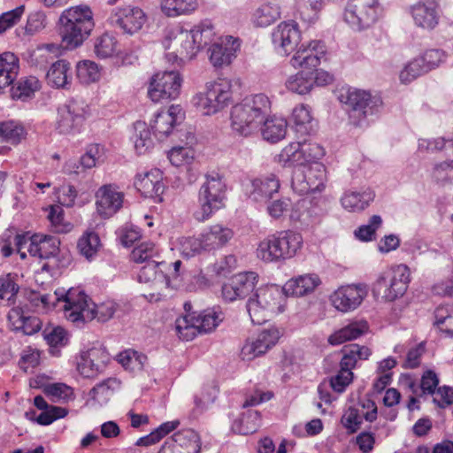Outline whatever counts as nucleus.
<instances>
[{
    "instance_id": "51",
    "label": "nucleus",
    "mask_w": 453,
    "mask_h": 453,
    "mask_svg": "<svg viewBox=\"0 0 453 453\" xmlns=\"http://www.w3.org/2000/svg\"><path fill=\"white\" fill-rule=\"evenodd\" d=\"M431 178L441 187L453 186V159L434 164Z\"/></svg>"
},
{
    "instance_id": "49",
    "label": "nucleus",
    "mask_w": 453,
    "mask_h": 453,
    "mask_svg": "<svg viewBox=\"0 0 453 453\" xmlns=\"http://www.w3.org/2000/svg\"><path fill=\"white\" fill-rule=\"evenodd\" d=\"M196 42L201 50L207 45L215 42L216 32L213 24L211 20L205 19L194 26L190 29Z\"/></svg>"
},
{
    "instance_id": "61",
    "label": "nucleus",
    "mask_w": 453,
    "mask_h": 453,
    "mask_svg": "<svg viewBox=\"0 0 453 453\" xmlns=\"http://www.w3.org/2000/svg\"><path fill=\"white\" fill-rule=\"evenodd\" d=\"M117 303L113 301L108 300L99 304L91 301L90 309L93 312V319L99 322H106L110 320L117 311Z\"/></svg>"
},
{
    "instance_id": "14",
    "label": "nucleus",
    "mask_w": 453,
    "mask_h": 453,
    "mask_svg": "<svg viewBox=\"0 0 453 453\" xmlns=\"http://www.w3.org/2000/svg\"><path fill=\"white\" fill-rule=\"evenodd\" d=\"M88 115V105L83 100L71 99L58 108L56 130L61 134L80 133Z\"/></svg>"
},
{
    "instance_id": "39",
    "label": "nucleus",
    "mask_w": 453,
    "mask_h": 453,
    "mask_svg": "<svg viewBox=\"0 0 453 453\" xmlns=\"http://www.w3.org/2000/svg\"><path fill=\"white\" fill-rule=\"evenodd\" d=\"M368 329L367 323L365 321H356L349 323L346 326L335 331L328 337V342L336 346L344 343L347 341H352L362 334Z\"/></svg>"
},
{
    "instance_id": "33",
    "label": "nucleus",
    "mask_w": 453,
    "mask_h": 453,
    "mask_svg": "<svg viewBox=\"0 0 453 453\" xmlns=\"http://www.w3.org/2000/svg\"><path fill=\"white\" fill-rule=\"evenodd\" d=\"M104 160V148L97 143L88 146L87 150L81 156L79 164L74 160H70L65 164V170L68 173H80V169H89L95 167Z\"/></svg>"
},
{
    "instance_id": "12",
    "label": "nucleus",
    "mask_w": 453,
    "mask_h": 453,
    "mask_svg": "<svg viewBox=\"0 0 453 453\" xmlns=\"http://www.w3.org/2000/svg\"><path fill=\"white\" fill-rule=\"evenodd\" d=\"M56 300L63 302V311L67 320L83 324L93 320V312L90 309L91 298L83 291L71 288L65 292L64 289L55 291Z\"/></svg>"
},
{
    "instance_id": "34",
    "label": "nucleus",
    "mask_w": 453,
    "mask_h": 453,
    "mask_svg": "<svg viewBox=\"0 0 453 453\" xmlns=\"http://www.w3.org/2000/svg\"><path fill=\"white\" fill-rule=\"evenodd\" d=\"M104 353L101 349L96 347L88 349L81 353L77 369L85 378L94 377L104 363Z\"/></svg>"
},
{
    "instance_id": "32",
    "label": "nucleus",
    "mask_w": 453,
    "mask_h": 453,
    "mask_svg": "<svg viewBox=\"0 0 453 453\" xmlns=\"http://www.w3.org/2000/svg\"><path fill=\"white\" fill-rule=\"evenodd\" d=\"M27 251L32 257L49 258L58 254L60 241L57 236L34 234L28 236Z\"/></svg>"
},
{
    "instance_id": "7",
    "label": "nucleus",
    "mask_w": 453,
    "mask_h": 453,
    "mask_svg": "<svg viewBox=\"0 0 453 453\" xmlns=\"http://www.w3.org/2000/svg\"><path fill=\"white\" fill-rule=\"evenodd\" d=\"M236 85L237 82L228 79L207 82L206 92L196 94L191 103L203 115L215 114L231 103Z\"/></svg>"
},
{
    "instance_id": "23",
    "label": "nucleus",
    "mask_w": 453,
    "mask_h": 453,
    "mask_svg": "<svg viewBox=\"0 0 453 453\" xmlns=\"http://www.w3.org/2000/svg\"><path fill=\"white\" fill-rule=\"evenodd\" d=\"M280 336V331L276 327L263 330L255 339L246 342L241 350L242 358L250 361L265 354L277 343Z\"/></svg>"
},
{
    "instance_id": "35",
    "label": "nucleus",
    "mask_w": 453,
    "mask_h": 453,
    "mask_svg": "<svg viewBox=\"0 0 453 453\" xmlns=\"http://www.w3.org/2000/svg\"><path fill=\"white\" fill-rule=\"evenodd\" d=\"M46 80L52 88H68L73 80L70 63L65 59L54 62L47 72Z\"/></svg>"
},
{
    "instance_id": "59",
    "label": "nucleus",
    "mask_w": 453,
    "mask_h": 453,
    "mask_svg": "<svg viewBox=\"0 0 453 453\" xmlns=\"http://www.w3.org/2000/svg\"><path fill=\"white\" fill-rule=\"evenodd\" d=\"M426 73L428 72L424 65V60L418 56L404 66L400 73L399 78L403 83H410Z\"/></svg>"
},
{
    "instance_id": "28",
    "label": "nucleus",
    "mask_w": 453,
    "mask_h": 453,
    "mask_svg": "<svg viewBox=\"0 0 453 453\" xmlns=\"http://www.w3.org/2000/svg\"><path fill=\"white\" fill-rule=\"evenodd\" d=\"M207 252L219 250L226 247L234 237L232 228L223 224H214L202 232Z\"/></svg>"
},
{
    "instance_id": "54",
    "label": "nucleus",
    "mask_w": 453,
    "mask_h": 453,
    "mask_svg": "<svg viewBox=\"0 0 453 453\" xmlns=\"http://www.w3.org/2000/svg\"><path fill=\"white\" fill-rule=\"evenodd\" d=\"M179 250L180 254L188 258L199 255L203 251L207 252L202 233L198 237H181L179 241Z\"/></svg>"
},
{
    "instance_id": "20",
    "label": "nucleus",
    "mask_w": 453,
    "mask_h": 453,
    "mask_svg": "<svg viewBox=\"0 0 453 453\" xmlns=\"http://www.w3.org/2000/svg\"><path fill=\"white\" fill-rule=\"evenodd\" d=\"M377 406L373 401H362L357 406L349 407L344 411L341 423L349 434H354L360 428L363 419L372 422L377 418Z\"/></svg>"
},
{
    "instance_id": "16",
    "label": "nucleus",
    "mask_w": 453,
    "mask_h": 453,
    "mask_svg": "<svg viewBox=\"0 0 453 453\" xmlns=\"http://www.w3.org/2000/svg\"><path fill=\"white\" fill-rule=\"evenodd\" d=\"M181 81L178 72L157 73L151 78L148 96L155 103L175 99L180 95Z\"/></svg>"
},
{
    "instance_id": "45",
    "label": "nucleus",
    "mask_w": 453,
    "mask_h": 453,
    "mask_svg": "<svg viewBox=\"0 0 453 453\" xmlns=\"http://www.w3.org/2000/svg\"><path fill=\"white\" fill-rule=\"evenodd\" d=\"M371 353L370 349L365 346H359L358 344L349 345L343 350L340 367L347 372H351L358 359L365 360L371 356Z\"/></svg>"
},
{
    "instance_id": "63",
    "label": "nucleus",
    "mask_w": 453,
    "mask_h": 453,
    "mask_svg": "<svg viewBox=\"0 0 453 453\" xmlns=\"http://www.w3.org/2000/svg\"><path fill=\"white\" fill-rule=\"evenodd\" d=\"M453 149V140H445L441 137L434 139H420L418 150L426 152H437L443 150Z\"/></svg>"
},
{
    "instance_id": "47",
    "label": "nucleus",
    "mask_w": 453,
    "mask_h": 453,
    "mask_svg": "<svg viewBox=\"0 0 453 453\" xmlns=\"http://www.w3.org/2000/svg\"><path fill=\"white\" fill-rule=\"evenodd\" d=\"M120 383L115 378H108L96 384L90 391L89 396L98 404H105L116 390L119 388Z\"/></svg>"
},
{
    "instance_id": "60",
    "label": "nucleus",
    "mask_w": 453,
    "mask_h": 453,
    "mask_svg": "<svg viewBox=\"0 0 453 453\" xmlns=\"http://www.w3.org/2000/svg\"><path fill=\"white\" fill-rule=\"evenodd\" d=\"M300 144L304 165L320 163L319 160L325 156V150L320 144L311 141L300 142Z\"/></svg>"
},
{
    "instance_id": "46",
    "label": "nucleus",
    "mask_w": 453,
    "mask_h": 453,
    "mask_svg": "<svg viewBox=\"0 0 453 453\" xmlns=\"http://www.w3.org/2000/svg\"><path fill=\"white\" fill-rule=\"evenodd\" d=\"M101 247L98 234L94 231H86L78 240L77 249L81 256L88 261L93 260Z\"/></svg>"
},
{
    "instance_id": "15",
    "label": "nucleus",
    "mask_w": 453,
    "mask_h": 453,
    "mask_svg": "<svg viewBox=\"0 0 453 453\" xmlns=\"http://www.w3.org/2000/svg\"><path fill=\"white\" fill-rule=\"evenodd\" d=\"M146 21L147 16L143 10L132 5L114 8L108 18L112 27L128 35L137 34Z\"/></svg>"
},
{
    "instance_id": "5",
    "label": "nucleus",
    "mask_w": 453,
    "mask_h": 453,
    "mask_svg": "<svg viewBox=\"0 0 453 453\" xmlns=\"http://www.w3.org/2000/svg\"><path fill=\"white\" fill-rule=\"evenodd\" d=\"M286 295L278 285H263L257 288L247 300L246 308L253 324L261 325L273 314L284 311Z\"/></svg>"
},
{
    "instance_id": "52",
    "label": "nucleus",
    "mask_w": 453,
    "mask_h": 453,
    "mask_svg": "<svg viewBox=\"0 0 453 453\" xmlns=\"http://www.w3.org/2000/svg\"><path fill=\"white\" fill-rule=\"evenodd\" d=\"M134 127V149L138 154H144L153 146L150 130L147 124L142 121L135 122Z\"/></svg>"
},
{
    "instance_id": "48",
    "label": "nucleus",
    "mask_w": 453,
    "mask_h": 453,
    "mask_svg": "<svg viewBox=\"0 0 453 453\" xmlns=\"http://www.w3.org/2000/svg\"><path fill=\"white\" fill-rule=\"evenodd\" d=\"M40 88L41 84L36 77H25L21 78L15 86L12 87L11 95L13 99L26 101L32 97Z\"/></svg>"
},
{
    "instance_id": "58",
    "label": "nucleus",
    "mask_w": 453,
    "mask_h": 453,
    "mask_svg": "<svg viewBox=\"0 0 453 453\" xmlns=\"http://www.w3.org/2000/svg\"><path fill=\"white\" fill-rule=\"evenodd\" d=\"M118 42L116 38L109 34L99 36L95 42V53L100 58H108L117 52Z\"/></svg>"
},
{
    "instance_id": "38",
    "label": "nucleus",
    "mask_w": 453,
    "mask_h": 453,
    "mask_svg": "<svg viewBox=\"0 0 453 453\" xmlns=\"http://www.w3.org/2000/svg\"><path fill=\"white\" fill-rule=\"evenodd\" d=\"M19 71V60L12 52L0 54V89L4 88L16 80Z\"/></svg>"
},
{
    "instance_id": "40",
    "label": "nucleus",
    "mask_w": 453,
    "mask_h": 453,
    "mask_svg": "<svg viewBox=\"0 0 453 453\" xmlns=\"http://www.w3.org/2000/svg\"><path fill=\"white\" fill-rule=\"evenodd\" d=\"M198 7L197 0H161V12L169 18L189 15Z\"/></svg>"
},
{
    "instance_id": "27",
    "label": "nucleus",
    "mask_w": 453,
    "mask_h": 453,
    "mask_svg": "<svg viewBox=\"0 0 453 453\" xmlns=\"http://www.w3.org/2000/svg\"><path fill=\"white\" fill-rule=\"evenodd\" d=\"M438 0H419L411 7V14L417 26L433 29L439 20Z\"/></svg>"
},
{
    "instance_id": "56",
    "label": "nucleus",
    "mask_w": 453,
    "mask_h": 453,
    "mask_svg": "<svg viewBox=\"0 0 453 453\" xmlns=\"http://www.w3.org/2000/svg\"><path fill=\"white\" fill-rule=\"evenodd\" d=\"M312 116L311 110L304 104L297 105L292 111V121L296 131L300 134H307L311 130Z\"/></svg>"
},
{
    "instance_id": "29",
    "label": "nucleus",
    "mask_w": 453,
    "mask_h": 453,
    "mask_svg": "<svg viewBox=\"0 0 453 453\" xmlns=\"http://www.w3.org/2000/svg\"><path fill=\"white\" fill-rule=\"evenodd\" d=\"M175 443L172 449H161L158 453H200L201 439L193 429H181L173 434Z\"/></svg>"
},
{
    "instance_id": "31",
    "label": "nucleus",
    "mask_w": 453,
    "mask_h": 453,
    "mask_svg": "<svg viewBox=\"0 0 453 453\" xmlns=\"http://www.w3.org/2000/svg\"><path fill=\"white\" fill-rule=\"evenodd\" d=\"M280 181L275 174L261 176L251 180L250 197L257 202H266L278 193Z\"/></svg>"
},
{
    "instance_id": "17",
    "label": "nucleus",
    "mask_w": 453,
    "mask_h": 453,
    "mask_svg": "<svg viewBox=\"0 0 453 453\" xmlns=\"http://www.w3.org/2000/svg\"><path fill=\"white\" fill-rule=\"evenodd\" d=\"M367 294L368 288L364 283L343 285L330 295L329 301L337 311L347 313L359 307Z\"/></svg>"
},
{
    "instance_id": "57",
    "label": "nucleus",
    "mask_w": 453,
    "mask_h": 453,
    "mask_svg": "<svg viewBox=\"0 0 453 453\" xmlns=\"http://www.w3.org/2000/svg\"><path fill=\"white\" fill-rule=\"evenodd\" d=\"M76 76L80 82L83 84L96 82L100 78L99 67L93 61H81L76 65Z\"/></svg>"
},
{
    "instance_id": "26",
    "label": "nucleus",
    "mask_w": 453,
    "mask_h": 453,
    "mask_svg": "<svg viewBox=\"0 0 453 453\" xmlns=\"http://www.w3.org/2000/svg\"><path fill=\"white\" fill-rule=\"evenodd\" d=\"M162 180L163 173L159 169H152L143 174H137L134 187L144 197L161 202V195L165 189Z\"/></svg>"
},
{
    "instance_id": "50",
    "label": "nucleus",
    "mask_w": 453,
    "mask_h": 453,
    "mask_svg": "<svg viewBox=\"0 0 453 453\" xmlns=\"http://www.w3.org/2000/svg\"><path fill=\"white\" fill-rule=\"evenodd\" d=\"M25 135L26 130L20 122L6 120L0 123V137L5 142L16 145Z\"/></svg>"
},
{
    "instance_id": "36",
    "label": "nucleus",
    "mask_w": 453,
    "mask_h": 453,
    "mask_svg": "<svg viewBox=\"0 0 453 453\" xmlns=\"http://www.w3.org/2000/svg\"><path fill=\"white\" fill-rule=\"evenodd\" d=\"M319 283L317 274H305L288 280L283 290L286 296H303L313 292Z\"/></svg>"
},
{
    "instance_id": "18",
    "label": "nucleus",
    "mask_w": 453,
    "mask_h": 453,
    "mask_svg": "<svg viewBox=\"0 0 453 453\" xmlns=\"http://www.w3.org/2000/svg\"><path fill=\"white\" fill-rule=\"evenodd\" d=\"M257 281L258 275L255 272L237 273L222 286V297L227 302L244 298L248 300L254 293Z\"/></svg>"
},
{
    "instance_id": "55",
    "label": "nucleus",
    "mask_w": 453,
    "mask_h": 453,
    "mask_svg": "<svg viewBox=\"0 0 453 453\" xmlns=\"http://www.w3.org/2000/svg\"><path fill=\"white\" fill-rule=\"evenodd\" d=\"M43 393L52 402H67L73 398V390L65 383L55 382L43 386Z\"/></svg>"
},
{
    "instance_id": "53",
    "label": "nucleus",
    "mask_w": 453,
    "mask_h": 453,
    "mask_svg": "<svg viewBox=\"0 0 453 453\" xmlns=\"http://www.w3.org/2000/svg\"><path fill=\"white\" fill-rule=\"evenodd\" d=\"M434 325L446 336L453 338V309L441 305L434 311Z\"/></svg>"
},
{
    "instance_id": "9",
    "label": "nucleus",
    "mask_w": 453,
    "mask_h": 453,
    "mask_svg": "<svg viewBox=\"0 0 453 453\" xmlns=\"http://www.w3.org/2000/svg\"><path fill=\"white\" fill-rule=\"evenodd\" d=\"M410 269L405 265H398L383 271L373 283L372 294L388 302L403 296L411 280Z\"/></svg>"
},
{
    "instance_id": "64",
    "label": "nucleus",
    "mask_w": 453,
    "mask_h": 453,
    "mask_svg": "<svg viewBox=\"0 0 453 453\" xmlns=\"http://www.w3.org/2000/svg\"><path fill=\"white\" fill-rule=\"evenodd\" d=\"M381 223L382 219L380 216L373 215L370 219L368 224L360 226L355 231V236L360 241H371L373 238L376 230L380 226Z\"/></svg>"
},
{
    "instance_id": "41",
    "label": "nucleus",
    "mask_w": 453,
    "mask_h": 453,
    "mask_svg": "<svg viewBox=\"0 0 453 453\" xmlns=\"http://www.w3.org/2000/svg\"><path fill=\"white\" fill-rule=\"evenodd\" d=\"M262 135L265 140L271 142H277L283 139L287 133V121L283 118L270 117L265 119L262 122Z\"/></svg>"
},
{
    "instance_id": "19",
    "label": "nucleus",
    "mask_w": 453,
    "mask_h": 453,
    "mask_svg": "<svg viewBox=\"0 0 453 453\" xmlns=\"http://www.w3.org/2000/svg\"><path fill=\"white\" fill-rule=\"evenodd\" d=\"M272 41L278 54L289 55L301 41V32L298 25L292 20L280 22L273 29Z\"/></svg>"
},
{
    "instance_id": "24",
    "label": "nucleus",
    "mask_w": 453,
    "mask_h": 453,
    "mask_svg": "<svg viewBox=\"0 0 453 453\" xmlns=\"http://www.w3.org/2000/svg\"><path fill=\"white\" fill-rule=\"evenodd\" d=\"M163 44L165 49H175L177 53L187 58H194L200 50L190 30H167Z\"/></svg>"
},
{
    "instance_id": "13",
    "label": "nucleus",
    "mask_w": 453,
    "mask_h": 453,
    "mask_svg": "<svg viewBox=\"0 0 453 453\" xmlns=\"http://www.w3.org/2000/svg\"><path fill=\"white\" fill-rule=\"evenodd\" d=\"M327 181L326 169L322 163L304 165L293 171L291 187L299 195L320 192Z\"/></svg>"
},
{
    "instance_id": "43",
    "label": "nucleus",
    "mask_w": 453,
    "mask_h": 453,
    "mask_svg": "<svg viewBox=\"0 0 453 453\" xmlns=\"http://www.w3.org/2000/svg\"><path fill=\"white\" fill-rule=\"evenodd\" d=\"M314 86V72L302 69L295 75H291L286 81V87L288 90L305 95L309 93Z\"/></svg>"
},
{
    "instance_id": "3",
    "label": "nucleus",
    "mask_w": 453,
    "mask_h": 453,
    "mask_svg": "<svg viewBox=\"0 0 453 453\" xmlns=\"http://www.w3.org/2000/svg\"><path fill=\"white\" fill-rule=\"evenodd\" d=\"M338 99L344 105L349 124L359 128L367 127L374 120L382 102L365 90L357 88H342Z\"/></svg>"
},
{
    "instance_id": "42",
    "label": "nucleus",
    "mask_w": 453,
    "mask_h": 453,
    "mask_svg": "<svg viewBox=\"0 0 453 453\" xmlns=\"http://www.w3.org/2000/svg\"><path fill=\"white\" fill-rule=\"evenodd\" d=\"M280 18V8L274 3H264L259 5L252 14V22L255 26L265 27Z\"/></svg>"
},
{
    "instance_id": "4",
    "label": "nucleus",
    "mask_w": 453,
    "mask_h": 453,
    "mask_svg": "<svg viewBox=\"0 0 453 453\" xmlns=\"http://www.w3.org/2000/svg\"><path fill=\"white\" fill-rule=\"evenodd\" d=\"M161 258L158 248L152 242H142L133 250L131 259L137 265L140 282L170 286V276L166 272L171 265Z\"/></svg>"
},
{
    "instance_id": "25",
    "label": "nucleus",
    "mask_w": 453,
    "mask_h": 453,
    "mask_svg": "<svg viewBox=\"0 0 453 453\" xmlns=\"http://www.w3.org/2000/svg\"><path fill=\"white\" fill-rule=\"evenodd\" d=\"M183 119L182 109L179 104L171 105L166 111H159L151 124V129L158 141L166 138L173 127Z\"/></svg>"
},
{
    "instance_id": "1",
    "label": "nucleus",
    "mask_w": 453,
    "mask_h": 453,
    "mask_svg": "<svg viewBox=\"0 0 453 453\" xmlns=\"http://www.w3.org/2000/svg\"><path fill=\"white\" fill-rule=\"evenodd\" d=\"M271 109L269 98L264 94L246 96L231 110L232 130L247 136L257 130Z\"/></svg>"
},
{
    "instance_id": "62",
    "label": "nucleus",
    "mask_w": 453,
    "mask_h": 453,
    "mask_svg": "<svg viewBox=\"0 0 453 453\" xmlns=\"http://www.w3.org/2000/svg\"><path fill=\"white\" fill-rule=\"evenodd\" d=\"M19 290V287L11 274L0 276V300L6 299L9 305L13 304Z\"/></svg>"
},
{
    "instance_id": "44",
    "label": "nucleus",
    "mask_w": 453,
    "mask_h": 453,
    "mask_svg": "<svg viewBox=\"0 0 453 453\" xmlns=\"http://www.w3.org/2000/svg\"><path fill=\"white\" fill-rule=\"evenodd\" d=\"M276 161L283 167L299 168L304 165L300 142H290L276 156Z\"/></svg>"
},
{
    "instance_id": "30",
    "label": "nucleus",
    "mask_w": 453,
    "mask_h": 453,
    "mask_svg": "<svg viewBox=\"0 0 453 453\" xmlns=\"http://www.w3.org/2000/svg\"><path fill=\"white\" fill-rule=\"evenodd\" d=\"M241 46L240 40L233 36H226L221 43L214 42L210 49L211 63L215 67H221L229 65L235 58L236 52Z\"/></svg>"
},
{
    "instance_id": "8",
    "label": "nucleus",
    "mask_w": 453,
    "mask_h": 453,
    "mask_svg": "<svg viewBox=\"0 0 453 453\" xmlns=\"http://www.w3.org/2000/svg\"><path fill=\"white\" fill-rule=\"evenodd\" d=\"M226 186L222 176L218 173H211L205 176L198 193L200 209L195 212L198 221L210 219L213 213L225 206Z\"/></svg>"
},
{
    "instance_id": "10",
    "label": "nucleus",
    "mask_w": 453,
    "mask_h": 453,
    "mask_svg": "<svg viewBox=\"0 0 453 453\" xmlns=\"http://www.w3.org/2000/svg\"><path fill=\"white\" fill-rule=\"evenodd\" d=\"M383 12L379 0H348L343 19L352 29L362 31L375 24Z\"/></svg>"
},
{
    "instance_id": "11",
    "label": "nucleus",
    "mask_w": 453,
    "mask_h": 453,
    "mask_svg": "<svg viewBox=\"0 0 453 453\" xmlns=\"http://www.w3.org/2000/svg\"><path fill=\"white\" fill-rule=\"evenodd\" d=\"M222 319L220 311L208 309L198 314H188L178 318L175 320V331L183 341H191L197 334L214 330Z\"/></svg>"
},
{
    "instance_id": "2",
    "label": "nucleus",
    "mask_w": 453,
    "mask_h": 453,
    "mask_svg": "<svg viewBox=\"0 0 453 453\" xmlns=\"http://www.w3.org/2000/svg\"><path fill=\"white\" fill-rule=\"evenodd\" d=\"M95 27L93 12L88 5H77L65 10L59 17V35L64 48L81 46Z\"/></svg>"
},
{
    "instance_id": "22",
    "label": "nucleus",
    "mask_w": 453,
    "mask_h": 453,
    "mask_svg": "<svg viewBox=\"0 0 453 453\" xmlns=\"http://www.w3.org/2000/svg\"><path fill=\"white\" fill-rule=\"evenodd\" d=\"M124 194L118 187L106 184L98 188L96 193V206L97 213L104 218H110L122 207Z\"/></svg>"
},
{
    "instance_id": "6",
    "label": "nucleus",
    "mask_w": 453,
    "mask_h": 453,
    "mask_svg": "<svg viewBox=\"0 0 453 453\" xmlns=\"http://www.w3.org/2000/svg\"><path fill=\"white\" fill-rule=\"evenodd\" d=\"M303 246V237L292 230H282L263 239L257 248V257L267 263L294 257Z\"/></svg>"
},
{
    "instance_id": "37",
    "label": "nucleus",
    "mask_w": 453,
    "mask_h": 453,
    "mask_svg": "<svg viewBox=\"0 0 453 453\" xmlns=\"http://www.w3.org/2000/svg\"><path fill=\"white\" fill-rule=\"evenodd\" d=\"M374 199V193L371 188L361 191L347 190L341 197L342 207L349 211H360L365 210Z\"/></svg>"
},
{
    "instance_id": "21",
    "label": "nucleus",
    "mask_w": 453,
    "mask_h": 453,
    "mask_svg": "<svg viewBox=\"0 0 453 453\" xmlns=\"http://www.w3.org/2000/svg\"><path fill=\"white\" fill-rule=\"evenodd\" d=\"M326 52V45L319 40L311 41L308 44H302L290 59L295 68L300 67L313 71L319 65L321 58Z\"/></svg>"
}]
</instances>
